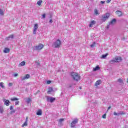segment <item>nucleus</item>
Returning <instances> with one entry per match:
<instances>
[{"instance_id": "nucleus-1", "label": "nucleus", "mask_w": 128, "mask_h": 128, "mask_svg": "<svg viewBox=\"0 0 128 128\" xmlns=\"http://www.w3.org/2000/svg\"><path fill=\"white\" fill-rule=\"evenodd\" d=\"M71 76L73 80H76V82H78L80 80V75L76 72H72Z\"/></svg>"}, {"instance_id": "nucleus-2", "label": "nucleus", "mask_w": 128, "mask_h": 128, "mask_svg": "<svg viewBox=\"0 0 128 128\" xmlns=\"http://www.w3.org/2000/svg\"><path fill=\"white\" fill-rule=\"evenodd\" d=\"M60 44H62V42H60V40L58 39L57 40L53 43L52 46L56 48H60Z\"/></svg>"}, {"instance_id": "nucleus-3", "label": "nucleus", "mask_w": 128, "mask_h": 128, "mask_svg": "<svg viewBox=\"0 0 128 128\" xmlns=\"http://www.w3.org/2000/svg\"><path fill=\"white\" fill-rule=\"evenodd\" d=\"M78 122V119L75 118L72 122L70 123V128H76V124Z\"/></svg>"}, {"instance_id": "nucleus-4", "label": "nucleus", "mask_w": 128, "mask_h": 128, "mask_svg": "<svg viewBox=\"0 0 128 128\" xmlns=\"http://www.w3.org/2000/svg\"><path fill=\"white\" fill-rule=\"evenodd\" d=\"M110 14L109 13H106L105 14H104L102 16V20L103 22H106V20L110 18Z\"/></svg>"}, {"instance_id": "nucleus-5", "label": "nucleus", "mask_w": 128, "mask_h": 128, "mask_svg": "<svg viewBox=\"0 0 128 128\" xmlns=\"http://www.w3.org/2000/svg\"><path fill=\"white\" fill-rule=\"evenodd\" d=\"M42 48H44V45L42 44H39L38 45L34 46V50H42Z\"/></svg>"}, {"instance_id": "nucleus-6", "label": "nucleus", "mask_w": 128, "mask_h": 128, "mask_svg": "<svg viewBox=\"0 0 128 128\" xmlns=\"http://www.w3.org/2000/svg\"><path fill=\"white\" fill-rule=\"evenodd\" d=\"M46 100L47 102H51V104H52V102H54L56 100V98L52 96H47Z\"/></svg>"}, {"instance_id": "nucleus-7", "label": "nucleus", "mask_w": 128, "mask_h": 128, "mask_svg": "<svg viewBox=\"0 0 128 128\" xmlns=\"http://www.w3.org/2000/svg\"><path fill=\"white\" fill-rule=\"evenodd\" d=\"M38 24H34L33 30V34H36V30H38Z\"/></svg>"}, {"instance_id": "nucleus-8", "label": "nucleus", "mask_w": 128, "mask_h": 128, "mask_svg": "<svg viewBox=\"0 0 128 128\" xmlns=\"http://www.w3.org/2000/svg\"><path fill=\"white\" fill-rule=\"evenodd\" d=\"M30 78V74H27L24 77H21V80H28Z\"/></svg>"}, {"instance_id": "nucleus-9", "label": "nucleus", "mask_w": 128, "mask_h": 128, "mask_svg": "<svg viewBox=\"0 0 128 128\" xmlns=\"http://www.w3.org/2000/svg\"><path fill=\"white\" fill-rule=\"evenodd\" d=\"M102 80H98L94 84L95 86H100V84H102Z\"/></svg>"}, {"instance_id": "nucleus-10", "label": "nucleus", "mask_w": 128, "mask_h": 128, "mask_svg": "<svg viewBox=\"0 0 128 128\" xmlns=\"http://www.w3.org/2000/svg\"><path fill=\"white\" fill-rule=\"evenodd\" d=\"M28 117L26 118L24 122L22 125V128H24V126H28Z\"/></svg>"}, {"instance_id": "nucleus-11", "label": "nucleus", "mask_w": 128, "mask_h": 128, "mask_svg": "<svg viewBox=\"0 0 128 128\" xmlns=\"http://www.w3.org/2000/svg\"><path fill=\"white\" fill-rule=\"evenodd\" d=\"M4 102L5 105L6 106H10V100H4Z\"/></svg>"}, {"instance_id": "nucleus-12", "label": "nucleus", "mask_w": 128, "mask_h": 128, "mask_svg": "<svg viewBox=\"0 0 128 128\" xmlns=\"http://www.w3.org/2000/svg\"><path fill=\"white\" fill-rule=\"evenodd\" d=\"M52 92H54V88H52V87H49L47 94H52Z\"/></svg>"}, {"instance_id": "nucleus-13", "label": "nucleus", "mask_w": 128, "mask_h": 128, "mask_svg": "<svg viewBox=\"0 0 128 128\" xmlns=\"http://www.w3.org/2000/svg\"><path fill=\"white\" fill-rule=\"evenodd\" d=\"M36 114L37 116H42V111L41 110V109H38L37 111Z\"/></svg>"}, {"instance_id": "nucleus-14", "label": "nucleus", "mask_w": 128, "mask_h": 128, "mask_svg": "<svg viewBox=\"0 0 128 128\" xmlns=\"http://www.w3.org/2000/svg\"><path fill=\"white\" fill-rule=\"evenodd\" d=\"M10 48H5L3 52H4V54H8V52H10Z\"/></svg>"}, {"instance_id": "nucleus-15", "label": "nucleus", "mask_w": 128, "mask_h": 128, "mask_svg": "<svg viewBox=\"0 0 128 128\" xmlns=\"http://www.w3.org/2000/svg\"><path fill=\"white\" fill-rule=\"evenodd\" d=\"M116 14L118 16H122V12L120 10L116 11Z\"/></svg>"}, {"instance_id": "nucleus-16", "label": "nucleus", "mask_w": 128, "mask_h": 128, "mask_svg": "<svg viewBox=\"0 0 128 128\" xmlns=\"http://www.w3.org/2000/svg\"><path fill=\"white\" fill-rule=\"evenodd\" d=\"M116 62H120L122 60V58L120 57H117L114 59Z\"/></svg>"}, {"instance_id": "nucleus-17", "label": "nucleus", "mask_w": 128, "mask_h": 128, "mask_svg": "<svg viewBox=\"0 0 128 128\" xmlns=\"http://www.w3.org/2000/svg\"><path fill=\"white\" fill-rule=\"evenodd\" d=\"M116 22V18H114L110 22L109 24H114Z\"/></svg>"}, {"instance_id": "nucleus-18", "label": "nucleus", "mask_w": 128, "mask_h": 128, "mask_svg": "<svg viewBox=\"0 0 128 128\" xmlns=\"http://www.w3.org/2000/svg\"><path fill=\"white\" fill-rule=\"evenodd\" d=\"M94 24H96V21L95 20H92L90 22L89 26L90 28H92V26H94Z\"/></svg>"}, {"instance_id": "nucleus-19", "label": "nucleus", "mask_w": 128, "mask_h": 128, "mask_svg": "<svg viewBox=\"0 0 128 128\" xmlns=\"http://www.w3.org/2000/svg\"><path fill=\"white\" fill-rule=\"evenodd\" d=\"M10 38H14V34H11L6 38V40H10Z\"/></svg>"}, {"instance_id": "nucleus-20", "label": "nucleus", "mask_w": 128, "mask_h": 128, "mask_svg": "<svg viewBox=\"0 0 128 128\" xmlns=\"http://www.w3.org/2000/svg\"><path fill=\"white\" fill-rule=\"evenodd\" d=\"M114 116H120V114H124V112L116 113V112H114Z\"/></svg>"}, {"instance_id": "nucleus-21", "label": "nucleus", "mask_w": 128, "mask_h": 128, "mask_svg": "<svg viewBox=\"0 0 128 128\" xmlns=\"http://www.w3.org/2000/svg\"><path fill=\"white\" fill-rule=\"evenodd\" d=\"M26 64V62H21L20 64H18V66L20 67V66H25Z\"/></svg>"}, {"instance_id": "nucleus-22", "label": "nucleus", "mask_w": 128, "mask_h": 128, "mask_svg": "<svg viewBox=\"0 0 128 128\" xmlns=\"http://www.w3.org/2000/svg\"><path fill=\"white\" fill-rule=\"evenodd\" d=\"M100 66H96V68H94L93 70H94V72H96V70H100Z\"/></svg>"}, {"instance_id": "nucleus-23", "label": "nucleus", "mask_w": 128, "mask_h": 128, "mask_svg": "<svg viewBox=\"0 0 128 128\" xmlns=\"http://www.w3.org/2000/svg\"><path fill=\"white\" fill-rule=\"evenodd\" d=\"M114 62H116V60H114V59L110 61V64H114Z\"/></svg>"}, {"instance_id": "nucleus-24", "label": "nucleus", "mask_w": 128, "mask_h": 128, "mask_svg": "<svg viewBox=\"0 0 128 128\" xmlns=\"http://www.w3.org/2000/svg\"><path fill=\"white\" fill-rule=\"evenodd\" d=\"M10 100H12V102H14V100H18V98H12L10 99Z\"/></svg>"}, {"instance_id": "nucleus-25", "label": "nucleus", "mask_w": 128, "mask_h": 128, "mask_svg": "<svg viewBox=\"0 0 128 128\" xmlns=\"http://www.w3.org/2000/svg\"><path fill=\"white\" fill-rule=\"evenodd\" d=\"M94 14H100V13H98V11L96 9H95L94 10Z\"/></svg>"}, {"instance_id": "nucleus-26", "label": "nucleus", "mask_w": 128, "mask_h": 128, "mask_svg": "<svg viewBox=\"0 0 128 128\" xmlns=\"http://www.w3.org/2000/svg\"><path fill=\"white\" fill-rule=\"evenodd\" d=\"M42 2V0H38L37 2V4H38V6H40Z\"/></svg>"}, {"instance_id": "nucleus-27", "label": "nucleus", "mask_w": 128, "mask_h": 128, "mask_svg": "<svg viewBox=\"0 0 128 128\" xmlns=\"http://www.w3.org/2000/svg\"><path fill=\"white\" fill-rule=\"evenodd\" d=\"M108 54H103L102 56V58H106V56H108Z\"/></svg>"}, {"instance_id": "nucleus-28", "label": "nucleus", "mask_w": 128, "mask_h": 128, "mask_svg": "<svg viewBox=\"0 0 128 128\" xmlns=\"http://www.w3.org/2000/svg\"><path fill=\"white\" fill-rule=\"evenodd\" d=\"M0 86L2 88H4V82H0Z\"/></svg>"}, {"instance_id": "nucleus-29", "label": "nucleus", "mask_w": 128, "mask_h": 128, "mask_svg": "<svg viewBox=\"0 0 128 128\" xmlns=\"http://www.w3.org/2000/svg\"><path fill=\"white\" fill-rule=\"evenodd\" d=\"M4 112V108L2 107H0V114Z\"/></svg>"}, {"instance_id": "nucleus-30", "label": "nucleus", "mask_w": 128, "mask_h": 128, "mask_svg": "<svg viewBox=\"0 0 128 128\" xmlns=\"http://www.w3.org/2000/svg\"><path fill=\"white\" fill-rule=\"evenodd\" d=\"M64 118H60L58 122L62 123V122H64Z\"/></svg>"}, {"instance_id": "nucleus-31", "label": "nucleus", "mask_w": 128, "mask_h": 128, "mask_svg": "<svg viewBox=\"0 0 128 128\" xmlns=\"http://www.w3.org/2000/svg\"><path fill=\"white\" fill-rule=\"evenodd\" d=\"M118 82L120 84H122V80L121 78L118 79Z\"/></svg>"}, {"instance_id": "nucleus-32", "label": "nucleus", "mask_w": 128, "mask_h": 128, "mask_svg": "<svg viewBox=\"0 0 128 128\" xmlns=\"http://www.w3.org/2000/svg\"><path fill=\"white\" fill-rule=\"evenodd\" d=\"M2 14H4V11L0 9V16H2Z\"/></svg>"}, {"instance_id": "nucleus-33", "label": "nucleus", "mask_w": 128, "mask_h": 128, "mask_svg": "<svg viewBox=\"0 0 128 128\" xmlns=\"http://www.w3.org/2000/svg\"><path fill=\"white\" fill-rule=\"evenodd\" d=\"M20 104V101H16L15 102V106H18Z\"/></svg>"}, {"instance_id": "nucleus-34", "label": "nucleus", "mask_w": 128, "mask_h": 128, "mask_svg": "<svg viewBox=\"0 0 128 128\" xmlns=\"http://www.w3.org/2000/svg\"><path fill=\"white\" fill-rule=\"evenodd\" d=\"M76 86V84H70V86H69V88H72V86Z\"/></svg>"}, {"instance_id": "nucleus-35", "label": "nucleus", "mask_w": 128, "mask_h": 128, "mask_svg": "<svg viewBox=\"0 0 128 128\" xmlns=\"http://www.w3.org/2000/svg\"><path fill=\"white\" fill-rule=\"evenodd\" d=\"M30 98H28V100H26V102L27 104H30Z\"/></svg>"}, {"instance_id": "nucleus-36", "label": "nucleus", "mask_w": 128, "mask_h": 128, "mask_svg": "<svg viewBox=\"0 0 128 128\" xmlns=\"http://www.w3.org/2000/svg\"><path fill=\"white\" fill-rule=\"evenodd\" d=\"M96 44V42H94L93 44L90 46V48H94Z\"/></svg>"}, {"instance_id": "nucleus-37", "label": "nucleus", "mask_w": 128, "mask_h": 128, "mask_svg": "<svg viewBox=\"0 0 128 128\" xmlns=\"http://www.w3.org/2000/svg\"><path fill=\"white\" fill-rule=\"evenodd\" d=\"M52 82V81L48 80L46 81V84H50Z\"/></svg>"}, {"instance_id": "nucleus-38", "label": "nucleus", "mask_w": 128, "mask_h": 128, "mask_svg": "<svg viewBox=\"0 0 128 128\" xmlns=\"http://www.w3.org/2000/svg\"><path fill=\"white\" fill-rule=\"evenodd\" d=\"M8 86H12V83L10 82L8 84Z\"/></svg>"}, {"instance_id": "nucleus-39", "label": "nucleus", "mask_w": 128, "mask_h": 128, "mask_svg": "<svg viewBox=\"0 0 128 128\" xmlns=\"http://www.w3.org/2000/svg\"><path fill=\"white\" fill-rule=\"evenodd\" d=\"M14 110V106H10V110Z\"/></svg>"}, {"instance_id": "nucleus-40", "label": "nucleus", "mask_w": 128, "mask_h": 128, "mask_svg": "<svg viewBox=\"0 0 128 128\" xmlns=\"http://www.w3.org/2000/svg\"><path fill=\"white\" fill-rule=\"evenodd\" d=\"M14 112H16V110H11L10 112V114H14Z\"/></svg>"}, {"instance_id": "nucleus-41", "label": "nucleus", "mask_w": 128, "mask_h": 128, "mask_svg": "<svg viewBox=\"0 0 128 128\" xmlns=\"http://www.w3.org/2000/svg\"><path fill=\"white\" fill-rule=\"evenodd\" d=\"M106 2V1H100V4H104Z\"/></svg>"}, {"instance_id": "nucleus-42", "label": "nucleus", "mask_w": 128, "mask_h": 128, "mask_svg": "<svg viewBox=\"0 0 128 128\" xmlns=\"http://www.w3.org/2000/svg\"><path fill=\"white\" fill-rule=\"evenodd\" d=\"M106 114H104L102 116L103 118H106Z\"/></svg>"}, {"instance_id": "nucleus-43", "label": "nucleus", "mask_w": 128, "mask_h": 128, "mask_svg": "<svg viewBox=\"0 0 128 128\" xmlns=\"http://www.w3.org/2000/svg\"><path fill=\"white\" fill-rule=\"evenodd\" d=\"M42 16L43 18H46V14H43L42 15Z\"/></svg>"}, {"instance_id": "nucleus-44", "label": "nucleus", "mask_w": 128, "mask_h": 128, "mask_svg": "<svg viewBox=\"0 0 128 128\" xmlns=\"http://www.w3.org/2000/svg\"><path fill=\"white\" fill-rule=\"evenodd\" d=\"M14 76L16 78V76H18V74H14Z\"/></svg>"}, {"instance_id": "nucleus-45", "label": "nucleus", "mask_w": 128, "mask_h": 128, "mask_svg": "<svg viewBox=\"0 0 128 128\" xmlns=\"http://www.w3.org/2000/svg\"><path fill=\"white\" fill-rule=\"evenodd\" d=\"M111 0H107V1H106L107 4H109V2H110Z\"/></svg>"}, {"instance_id": "nucleus-46", "label": "nucleus", "mask_w": 128, "mask_h": 128, "mask_svg": "<svg viewBox=\"0 0 128 128\" xmlns=\"http://www.w3.org/2000/svg\"><path fill=\"white\" fill-rule=\"evenodd\" d=\"M49 22H50V24H52V20H50Z\"/></svg>"}, {"instance_id": "nucleus-47", "label": "nucleus", "mask_w": 128, "mask_h": 128, "mask_svg": "<svg viewBox=\"0 0 128 128\" xmlns=\"http://www.w3.org/2000/svg\"><path fill=\"white\" fill-rule=\"evenodd\" d=\"M110 24L108 25L107 26V28H110Z\"/></svg>"}, {"instance_id": "nucleus-48", "label": "nucleus", "mask_w": 128, "mask_h": 128, "mask_svg": "<svg viewBox=\"0 0 128 128\" xmlns=\"http://www.w3.org/2000/svg\"><path fill=\"white\" fill-rule=\"evenodd\" d=\"M112 107L110 106L109 107H108V110H110V108H111Z\"/></svg>"}, {"instance_id": "nucleus-49", "label": "nucleus", "mask_w": 128, "mask_h": 128, "mask_svg": "<svg viewBox=\"0 0 128 128\" xmlns=\"http://www.w3.org/2000/svg\"><path fill=\"white\" fill-rule=\"evenodd\" d=\"M37 66H40V63L38 62L37 63Z\"/></svg>"}, {"instance_id": "nucleus-50", "label": "nucleus", "mask_w": 128, "mask_h": 128, "mask_svg": "<svg viewBox=\"0 0 128 128\" xmlns=\"http://www.w3.org/2000/svg\"><path fill=\"white\" fill-rule=\"evenodd\" d=\"M80 90H82V87H80Z\"/></svg>"}]
</instances>
